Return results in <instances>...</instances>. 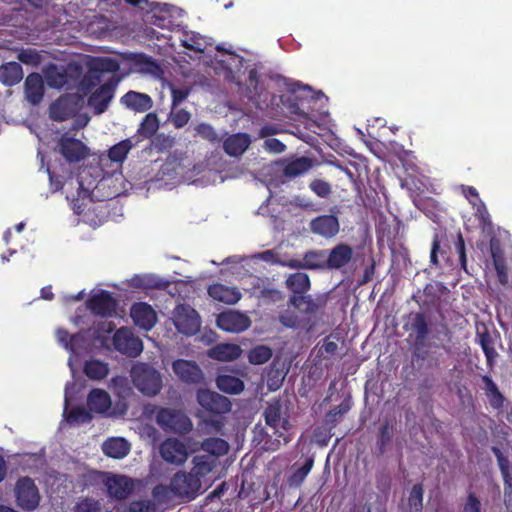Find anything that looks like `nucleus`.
I'll return each mask as SVG.
<instances>
[{"label":"nucleus","mask_w":512,"mask_h":512,"mask_svg":"<svg viewBox=\"0 0 512 512\" xmlns=\"http://www.w3.org/2000/svg\"><path fill=\"white\" fill-rule=\"evenodd\" d=\"M403 329L412 340V355L419 361L428 357L426 342L432 332L430 317L423 311L410 312L404 317Z\"/></svg>","instance_id":"nucleus-1"},{"label":"nucleus","mask_w":512,"mask_h":512,"mask_svg":"<svg viewBox=\"0 0 512 512\" xmlns=\"http://www.w3.org/2000/svg\"><path fill=\"white\" fill-rule=\"evenodd\" d=\"M131 378L134 386L145 395L154 396L161 390L160 373L146 363L135 364L131 369Z\"/></svg>","instance_id":"nucleus-2"},{"label":"nucleus","mask_w":512,"mask_h":512,"mask_svg":"<svg viewBox=\"0 0 512 512\" xmlns=\"http://www.w3.org/2000/svg\"><path fill=\"white\" fill-rule=\"evenodd\" d=\"M170 488L174 496L193 500L200 493L202 484L195 473L178 471L171 478Z\"/></svg>","instance_id":"nucleus-3"},{"label":"nucleus","mask_w":512,"mask_h":512,"mask_svg":"<svg viewBox=\"0 0 512 512\" xmlns=\"http://www.w3.org/2000/svg\"><path fill=\"white\" fill-rule=\"evenodd\" d=\"M157 424L166 432L186 434L192 430V422L183 412L161 408L156 415Z\"/></svg>","instance_id":"nucleus-4"},{"label":"nucleus","mask_w":512,"mask_h":512,"mask_svg":"<svg viewBox=\"0 0 512 512\" xmlns=\"http://www.w3.org/2000/svg\"><path fill=\"white\" fill-rule=\"evenodd\" d=\"M83 107V99L78 94H64L49 107V117L57 122L73 118Z\"/></svg>","instance_id":"nucleus-5"},{"label":"nucleus","mask_w":512,"mask_h":512,"mask_svg":"<svg viewBox=\"0 0 512 512\" xmlns=\"http://www.w3.org/2000/svg\"><path fill=\"white\" fill-rule=\"evenodd\" d=\"M15 497L17 505L24 511L35 510L40 502L38 488L29 477H22L17 481Z\"/></svg>","instance_id":"nucleus-6"},{"label":"nucleus","mask_w":512,"mask_h":512,"mask_svg":"<svg viewBox=\"0 0 512 512\" xmlns=\"http://www.w3.org/2000/svg\"><path fill=\"white\" fill-rule=\"evenodd\" d=\"M173 323L178 332L192 336L195 335L201 325L197 311L189 305H178L174 311Z\"/></svg>","instance_id":"nucleus-7"},{"label":"nucleus","mask_w":512,"mask_h":512,"mask_svg":"<svg viewBox=\"0 0 512 512\" xmlns=\"http://www.w3.org/2000/svg\"><path fill=\"white\" fill-rule=\"evenodd\" d=\"M113 346L116 351L128 357L135 358L143 351V342L127 328H119L113 336Z\"/></svg>","instance_id":"nucleus-8"},{"label":"nucleus","mask_w":512,"mask_h":512,"mask_svg":"<svg viewBox=\"0 0 512 512\" xmlns=\"http://www.w3.org/2000/svg\"><path fill=\"white\" fill-rule=\"evenodd\" d=\"M263 415L268 426L274 429L281 427L284 430H288L289 414L287 400L281 398L271 399L267 402Z\"/></svg>","instance_id":"nucleus-9"},{"label":"nucleus","mask_w":512,"mask_h":512,"mask_svg":"<svg viewBox=\"0 0 512 512\" xmlns=\"http://www.w3.org/2000/svg\"><path fill=\"white\" fill-rule=\"evenodd\" d=\"M59 152L69 163H78L89 155V148L79 139L64 134L58 142Z\"/></svg>","instance_id":"nucleus-10"},{"label":"nucleus","mask_w":512,"mask_h":512,"mask_svg":"<svg viewBox=\"0 0 512 512\" xmlns=\"http://www.w3.org/2000/svg\"><path fill=\"white\" fill-rule=\"evenodd\" d=\"M87 308L93 315L111 317L116 313L117 301L109 291L102 290L87 300Z\"/></svg>","instance_id":"nucleus-11"},{"label":"nucleus","mask_w":512,"mask_h":512,"mask_svg":"<svg viewBox=\"0 0 512 512\" xmlns=\"http://www.w3.org/2000/svg\"><path fill=\"white\" fill-rule=\"evenodd\" d=\"M117 86L114 78L109 79L100 85L88 98V105L93 108L95 114L104 113L112 98Z\"/></svg>","instance_id":"nucleus-12"},{"label":"nucleus","mask_w":512,"mask_h":512,"mask_svg":"<svg viewBox=\"0 0 512 512\" xmlns=\"http://www.w3.org/2000/svg\"><path fill=\"white\" fill-rule=\"evenodd\" d=\"M216 323L219 329L231 333L243 332L251 325L249 317L238 311L220 313L217 316Z\"/></svg>","instance_id":"nucleus-13"},{"label":"nucleus","mask_w":512,"mask_h":512,"mask_svg":"<svg viewBox=\"0 0 512 512\" xmlns=\"http://www.w3.org/2000/svg\"><path fill=\"white\" fill-rule=\"evenodd\" d=\"M197 401L201 407L214 414H224L231 410L230 400L210 390H199Z\"/></svg>","instance_id":"nucleus-14"},{"label":"nucleus","mask_w":512,"mask_h":512,"mask_svg":"<svg viewBox=\"0 0 512 512\" xmlns=\"http://www.w3.org/2000/svg\"><path fill=\"white\" fill-rule=\"evenodd\" d=\"M161 457L168 463L181 465L188 457L185 444L176 438L164 440L159 447Z\"/></svg>","instance_id":"nucleus-15"},{"label":"nucleus","mask_w":512,"mask_h":512,"mask_svg":"<svg viewBox=\"0 0 512 512\" xmlns=\"http://www.w3.org/2000/svg\"><path fill=\"white\" fill-rule=\"evenodd\" d=\"M328 297L326 294L317 296L312 295H292L289 299L291 305L307 315H314L327 305Z\"/></svg>","instance_id":"nucleus-16"},{"label":"nucleus","mask_w":512,"mask_h":512,"mask_svg":"<svg viewBox=\"0 0 512 512\" xmlns=\"http://www.w3.org/2000/svg\"><path fill=\"white\" fill-rule=\"evenodd\" d=\"M309 227L312 233L330 239L339 233L340 223L337 216L325 214L313 218Z\"/></svg>","instance_id":"nucleus-17"},{"label":"nucleus","mask_w":512,"mask_h":512,"mask_svg":"<svg viewBox=\"0 0 512 512\" xmlns=\"http://www.w3.org/2000/svg\"><path fill=\"white\" fill-rule=\"evenodd\" d=\"M108 495L116 500L128 498L134 490V482L125 475H111L105 481Z\"/></svg>","instance_id":"nucleus-18"},{"label":"nucleus","mask_w":512,"mask_h":512,"mask_svg":"<svg viewBox=\"0 0 512 512\" xmlns=\"http://www.w3.org/2000/svg\"><path fill=\"white\" fill-rule=\"evenodd\" d=\"M278 165L283 167L282 174L288 179H294L310 171L314 166V159L307 156L292 159H280Z\"/></svg>","instance_id":"nucleus-19"},{"label":"nucleus","mask_w":512,"mask_h":512,"mask_svg":"<svg viewBox=\"0 0 512 512\" xmlns=\"http://www.w3.org/2000/svg\"><path fill=\"white\" fill-rule=\"evenodd\" d=\"M172 369L175 375L185 383L197 384L203 378L202 370L194 361L175 360L172 364Z\"/></svg>","instance_id":"nucleus-20"},{"label":"nucleus","mask_w":512,"mask_h":512,"mask_svg":"<svg viewBox=\"0 0 512 512\" xmlns=\"http://www.w3.org/2000/svg\"><path fill=\"white\" fill-rule=\"evenodd\" d=\"M130 316L136 326L148 331L157 321L154 309L145 302L134 303L130 310Z\"/></svg>","instance_id":"nucleus-21"},{"label":"nucleus","mask_w":512,"mask_h":512,"mask_svg":"<svg viewBox=\"0 0 512 512\" xmlns=\"http://www.w3.org/2000/svg\"><path fill=\"white\" fill-rule=\"evenodd\" d=\"M490 253L498 281L500 284L506 285L508 283V273L505 255L500 241L495 237L490 240Z\"/></svg>","instance_id":"nucleus-22"},{"label":"nucleus","mask_w":512,"mask_h":512,"mask_svg":"<svg viewBox=\"0 0 512 512\" xmlns=\"http://www.w3.org/2000/svg\"><path fill=\"white\" fill-rule=\"evenodd\" d=\"M476 342L482 348L486 357L487 366L492 368L495 364L496 358L498 357V353L495 349V339L486 326H483L482 329L477 328Z\"/></svg>","instance_id":"nucleus-23"},{"label":"nucleus","mask_w":512,"mask_h":512,"mask_svg":"<svg viewBox=\"0 0 512 512\" xmlns=\"http://www.w3.org/2000/svg\"><path fill=\"white\" fill-rule=\"evenodd\" d=\"M25 97L32 105L39 104L44 96L43 79L38 73H30L24 83Z\"/></svg>","instance_id":"nucleus-24"},{"label":"nucleus","mask_w":512,"mask_h":512,"mask_svg":"<svg viewBox=\"0 0 512 512\" xmlns=\"http://www.w3.org/2000/svg\"><path fill=\"white\" fill-rule=\"evenodd\" d=\"M251 139L247 133H235L223 142L225 153L231 157L241 156L250 146Z\"/></svg>","instance_id":"nucleus-25"},{"label":"nucleus","mask_w":512,"mask_h":512,"mask_svg":"<svg viewBox=\"0 0 512 512\" xmlns=\"http://www.w3.org/2000/svg\"><path fill=\"white\" fill-rule=\"evenodd\" d=\"M208 294L213 299L230 305L237 303L242 297L236 287H228L220 283L210 285Z\"/></svg>","instance_id":"nucleus-26"},{"label":"nucleus","mask_w":512,"mask_h":512,"mask_svg":"<svg viewBox=\"0 0 512 512\" xmlns=\"http://www.w3.org/2000/svg\"><path fill=\"white\" fill-rule=\"evenodd\" d=\"M353 257V249L348 244L340 243L329 253L327 266L332 269H340L347 265Z\"/></svg>","instance_id":"nucleus-27"},{"label":"nucleus","mask_w":512,"mask_h":512,"mask_svg":"<svg viewBox=\"0 0 512 512\" xmlns=\"http://www.w3.org/2000/svg\"><path fill=\"white\" fill-rule=\"evenodd\" d=\"M121 103L136 112L148 111L153 106L152 98L148 94L136 91H128L122 96Z\"/></svg>","instance_id":"nucleus-28"},{"label":"nucleus","mask_w":512,"mask_h":512,"mask_svg":"<svg viewBox=\"0 0 512 512\" xmlns=\"http://www.w3.org/2000/svg\"><path fill=\"white\" fill-rule=\"evenodd\" d=\"M242 349L233 343H220L212 347L208 355L218 361H233L240 357Z\"/></svg>","instance_id":"nucleus-29"},{"label":"nucleus","mask_w":512,"mask_h":512,"mask_svg":"<svg viewBox=\"0 0 512 512\" xmlns=\"http://www.w3.org/2000/svg\"><path fill=\"white\" fill-rule=\"evenodd\" d=\"M87 405L90 411L104 413L111 406L110 395L103 389H92L87 397Z\"/></svg>","instance_id":"nucleus-30"},{"label":"nucleus","mask_w":512,"mask_h":512,"mask_svg":"<svg viewBox=\"0 0 512 512\" xmlns=\"http://www.w3.org/2000/svg\"><path fill=\"white\" fill-rule=\"evenodd\" d=\"M103 452L106 456L114 459H122L128 455L130 446L124 438H110L103 444Z\"/></svg>","instance_id":"nucleus-31"},{"label":"nucleus","mask_w":512,"mask_h":512,"mask_svg":"<svg viewBox=\"0 0 512 512\" xmlns=\"http://www.w3.org/2000/svg\"><path fill=\"white\" fill-rule=\"evenodd\" d=\"M286 287L294 293V295H304L311 287V282L308 274L304 272H296L290 274L286 281Z\"/></svg>","instance_id":"nucleus-32"},{"label":"nucleus","mask_w":512,"mask_h":512,"mask_svg":"<svg viewBox=\"0 0 512 512\" xmlns=\"http://www.w3.org/2000/svg\"><path fill=\"white\" fill-rule=\"evenodd\" d=\"M109 366L106 362L98 359L87 360L83 367V372L90 380H103L109 374Z\"/></svg>","instance_id":"nucleus-33"},{"label":"nucleus","mask_w":512,"mask_h":512,"mask_svg":"<svg viewBox=\"0 0 512 512\" xmlns=\"http://www.w3.org/2000/svg\"><path fill=\"white\" fill-rule=\"evenodd\" d=\"M201 449L217 460L229 451V444L226 440L218 437H210L203 440Z\"/></svg>","instance_id":"nucleus-34"},{"label":"nucleus","mask_w":512,"mask_h":512,"mask_svg":"<svg viewBox=\"0 0 512 512\" xmlns=\"http://www.w3.org/2000/svg\"><path fill=\"white\" fill-rule=\"evenodd\" d=\"M219 390L228 394H239L244 389L243 381L233 375L222 374L216 378Z\"/></svg>","instance_id":"nucleus-35"},{"label":"nucleus","mask_w":512,"mask_h":512,"mask_svg":"<svg viewBox=\"0 0 512 512\" xmlns=\"http://www.w3.org/2000/svg\"><path fill=\"white\" fill-rule=\"evenodd\" d=\"M192 473H195L199 480L208 475L216 467L217 460L208 455H197L193 458Z\"/></svg>","instance_id":"nucleus-36"},{"label":"nucleus","mask_w":512,"mask_h":512,"mask_svg":"<svg viewBox=\"0 0 512 512\" xmlns=\"http://www.w3.org/2000/svg\"><path fill=\"white\" fill-rule=\"evenodd\" d=\"M0 76L4 84L15 85L23 78L22 66L18 62H8L2 67Z\"/></svg>","instance_id":"nucleus-37"},{"label":"nucleus","mask_w":512,"mask_h":512,"mask_svg":"<svg viewBox=\"0 0 512 512\" xmlns=\"http://www.w3.org/2000/svg\"><path fill=\"white\" fill-rule=\"evenodd\" d=\"M217 50L224 52V58L216 60L219 68L223 69L228 74H233L234 70L240 69L243 62L242 57L233 52L226 51L220 46H217Z\"/></svg>","instance_id":"nucleus-38"},{"label":"nucleus","mask_w":512,"mask_h":512,"mask_svg":"<svg viewBox=\"0 0 512 512\" xmlns=\"http://www.w3.org/2000/svg\"><path fill=\"white\" fill-rule=\"evenodd\" d=\"M482 381L484 383L485 394L489 399L490 405L496 409L501 408L504 403V397L495 382L487 375L482 377Z\"/></svg>","instance_id":"nucleus-39"},{"label":"nucleus","mask_w":512,"mask_h":512,"mask_svg":"<svg viewBox=\"0 0 512 512\" xmlns=\"http://www.w3.org/2000/svg\"><path fill=\"white\" fill-rule=\"evenodd\" d=\"M133 147L134 144L131 139H124L108 150V157L112 162L123 163Z\"/></svg>","instance_id":"nucleus-40"},{"label":"nucleus","mask_w":512,"mask_h":512,"mask_svg":"<svg viewBox=\"0 0 512 512\" xmlns=\"http://www.w3.org/2000/svg\"><path fill=\"white\" fill-rule=\"evenodd\" d=\"M159 129V119L154 112L145 115L141 121L137 133L144 138L153 137Z\"/></svg>","instance_id":"nucleus-41"},{"label":"nucleus","mask_w":512,"mask_h":512,"mask_svg":"<svg viewBox=\"0 0 512 512\" xmlns=\"http://www.w3.org/2000/svg\"><path fill=\"white\" fill-rule=\"evenodd\" d=\"M292 100L294 101V105L300 109L304 106V102H309L310 100L315 99L314 92L309 86L301 85L300 83H296L291 88Z\"/></svg>","instance_id":"nucleus-42"},{"label":"nucleus","mask_w":512,"mask_h":512,"mask_svg":"<svg viewBox=\"0 0 512 512\" xmlns=\"http://www.w3.org/2000/svg\"><path fill=\"white\" fill-rule=\"evenodd\" d=\"M350 409V400L344 399L339 405L333 407L326 413L324 418L325 423L330 426H335Z\"/></svg>","instance_id":"nucleus-43"},{"label":"nucleus","mask_w":512,"mask_h":512,"mask_svg":"<svg viewBox=\"0 0 512 512\" xmlns=\"http://www.w3.org/2000/svg\"><path fill=\"white\" fill-rule=\"evenodd\" d=\"M273 355L272 349L267 345H257L248 353V361L254 365H262L268 362Z\"/></svg>","instance_id":"nucleus-44"},{"label":"nucleus","mask_w":512,"mask_h":512,"mask_svg":"<svg viewBox=\"0 0 512 512\" xmlns=\"http://www.w3.org/2000/svg\"><path fill=\"white\" fill-rule=\"evenodd\" d=\"M182 45L188 50L202 53L207 48L208 42L206 38L199 33L190 32L185 34Z\"/></svg>","instance_id":"nucleus-45"},{"label":"nucleus","mask_w":512,"mask_h":512,"mask_svg":"<svg viewBox=\"0 0 512 512\" xmlns=\"http://www.w3.org/2000/svg\"><path fill=\"white\" fill-rule=\"evenodd\" d=\"M313 467V460L307 459L306 462L298 468L295 472H293L288 477V484L290 487H300L302 483L304 482L307 475L310 473L311 469Z\"/></svg>","instance_id":"nucleus-46"},{"label":"nucleus","mask_w":512,"mask_h":512,"mask_svg":"<svg viewBox=\"0 0 512 512\" xmlns=\"http://www.w3.org/2000/svg\"><path fill=\"white\" fill-rule=\"evenodd\" d=\"M191 119V113L186 109H178L171 107V111L168 116V120L176 129H181L189 123Z\"/></svg>","instance_id":"nucleus-47"},{"label":"nucleus","mask_w":512,"mask_h":512,"mask_svg":"<svg viewBox=\"0 0 512 512\" xmlns=\"http://www.w3.org/2000/svg\"><path fill=\"white\" fill-rule=\"evenodd\" d=\"M195 132L196 135L212 144H216L221 141V138L219 137L216 130L208 123H199L195 127Z\"/></svg>","instance_id":"nucleus-48"},{"label":"nucleus","mask_w":512,"mask_h":512,"mask_svg":"<svg viewBox=\"0 0 512 512\" xmlns=\"http://www.w3.org/2000/svg\"><path fill=\"white\" fill-rule=\"evenodd\" d=\"M309 188L319 198L327 199L332 194L331 184L323 179H313L309 183Z\"/></svg>","instance_id":"nucleus-49"},{"label":"nucleus","mask_w":512,"mask_h":512,"mask_svg":"<svg viewBox=\"0 0 512 512\" xmlns=\"http://www.w3.org/2000/svg\"><path fill=\"white\" fill-rule=\"evenodd\" d=\"M92 416L90 412L81 406L72 408L66 416V420L69 423H87L90 422Z\"/></svg>","instance_id":"nucleus-50"},{"label":"nucleus","mask_w":512,"mask_h":512,"mask_svg":"<svg viewBox=\"0 0 512 512\" xmlns=\"http://www.w3.org/2000/svg\"><path fill=\"white\" fill-rule=\"evenodd\" d=\"M423 485L421 483H417L413 485L411 488L408 504L411 508H414L416 511H421L423 508Z\"/></svg>","instance_id":"nucleus-51"},{"label":"nucleus","mask_w":512,"mask_h":512,"mask_svg":"<svg viewBox=\"0 0 512 512\" xmlns=\"http://www.w3.org/2000/svg\"><path fill=\"white\" fill-rule=\"evenodd\" d=\"M393 435V427L390 426L389 422L386 421L379 428V437H378V449L381 454H383L386 450V446L391 442Z\"/></svg>","instance_id":"nucleus-52"},{"label":"nucleus","mask_w":512,"mask_h":512,"mask_svg":"<svg viewBox=\"0 0 512 512\" xmlns=\"http://www.w3.org/2000/svg\"><path fill=\"white\" fill-rule=\"evenodd\" d=\"M305 269H319L324 267L323 253L319 251H308L303 256Z\"/></svg>","instance_id":"nucleus-53"},{"label":"nucleus","mask_w":512,"mask_h":512,"mask_svg":"<svg viewBox=\"0 0 512 512\" xmlns=\"http://www.w3.org/2000/svg\"><path fill=\"white\" fill-rule=\"evenodd\" d=\"M176 143L173 136L164 133L158 134L154 137L152 144L158 152L170 150Z\"/></svg>","instance_id":"nucleus-54"},{"label":"nucleus","mask_w":512,"mask_h":512,"mask_svg":"<svg viewBox=\"0 0 512 512\" xmlns=\"http://www.w3.org/2000/svg\"><path fill=\"white\" fill-rule=\"evenodd\" d=\"M491 451L493 452V454L495 455V457L497 459L498 466L501 471L503 479L512 478V473H511L510 463H509L508 458L506 456H504L502 451L496 446H493L491 448Z\"/></svg>","instance_id":"nucleus-55"},{"label":"nucleus","mask_w":512,"mask_h":512,"mask_svg":"<svg viewBox=\"0 0 512 512\" xmlns=\"http://www.w3.org/2000/svg\"><path fill=\"white\" fill-rule=\"evenodd\" d=\"M247 83H248V87L249 88L252 87L254 90V91H250L252 93V95L250 96V99L255 102L257 108L263 109V107L260 104V101L255 99L256 95H258L259 98L262 95V92H259V90H258L259 75H258V71L256 69H251L249 71Z\"/></svg>","instance_id":"nucleus-56"},{"label":"nucleus","mask_w":512,"mask_h":512,"mask_svg":"<svg viewBox=\"0 0 512 512\" xmlns=\"http://www.w3.org/2000/svg\"><path fill=\"white\" fill-rule=\"evenodd\" d=\"M392 485V479L386 472H378L376 474V488L385 498L388 497Z\"/></svg>","instance_id":"nucleus-57"},{"label":"nucleus","mask_w":512,"mask_h":512,"mask_svg":"<svg viewBox=\"0 0 512 512\" xmlns=\"http://www.w3.org/2000/svg\"><path fill=\"white\" fill-rule=\"evenodd\" d=\"M74 512H99L100 503L91 498L80 499L73 508Z\"/></svg>","instance_id":"nucleus-58"},{"label":"nucleus","mask_w":512,"mask_h":512,"mask_svg":"<svg viewBox=\"0 0 512 512\" xmlns=\"http://www.w3.org/2000/svg\"><path fill=\"white\" fill-rule=\"evenodd\" d=\"M77 334H70L66 329L64 328H58L56 331V337L58 342L64 346L65 349L70 351H75L73 342L77 338Z\"/></svg>","instance_id":"nucleus-59"},{"label":"nucleus","mask_w":512,"mask_h":512,"mask_svg":"<svg viewBox=\"0 0 512 512\" xmlns=\"http://www.w3.org/2000/svg\"><path fill=\"white\" fill-rule=\"evenodd\" d=\"M88 190H85L83 188L82 182H79V197L76 199H73L71 202V208L74 211L75 214L81 215L85 210V204L84 199L88 197Z\"/></svg>","instance_id":"nucleus-60"},{"label":"nucleus","mask_w":512,"mask_h":512,"mask_svg":"<svg viewBox=\"0 0 512 512\" xmlns=\"http://www.w3.org/2000/svg\"><path fill=\"white\" fill-rule=\"evenodd\" d=\"M171 493L172 491L170 485L166 486L159 484L156 485L152 490L153 499L160 504L168 502Z\"/></svg>","instance_id":"nucleus-61"},{"label":"nucleus","mask_w":512,"mask_h":512,"mask_svg":"<svg viewBox=\"0 0 512 512\" xmlns=\"http://www.w3.org/2000/svg\"><path fill=\"white\" fill-rule=\"evenodd\" d=\"M135 63L144 67L146 71L154 72L159 69L157 62L150 56L140 53L135 55Z\"/></svg>","instance_id":"nucleus-62"},{"label":"nucleus","mask_w":512,"mask_h":512,"mask_svg":"<svg viewBox=\"0 0 512 512\" xmlns=\"http://www.w3.org/2000/svg\"><path fill=\"white\" fill-rule=\"evenodd\" d=\"M130 512H154L155 504L150 500L133 501L129 506Z\"/></svg>","instance_id":"nucleus-63"},{"label":"nucleus","mask_w":512,"mask_h":512,"mask_svg":"<svg viewBox=\"0 0 512 512\" xmlns=\"http://www.w3.org/2000/svg\"><path fill=\"white\" fill-rule=\"evenodd\" d=\"M462 512H482L481 502L474 493H469Z\"/></svg>","instance_id":"nucleus-64"}]
</instances>
